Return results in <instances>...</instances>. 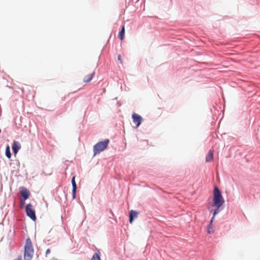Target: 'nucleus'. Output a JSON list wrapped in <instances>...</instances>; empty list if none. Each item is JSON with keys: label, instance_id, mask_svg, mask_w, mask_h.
Returning a JSON list of instances; mask_svg holds the SVG:
<instances>
[{"label": "nucleus", "instance_id": "nucleus-1", "mask_svg": "<svg viewBox=\"0 0 260 260\" xmlns=\"http://www.w3.org/2000/svg\"><path fill=\"white\" fill-rule=\"evenodd\" d=\"M213 206L216 207V209L213 212V218H214L215 215L220 211V208L224 203V199L221 195V192L216 186L214 187L213 191Z\"/></svg>", "mask_w": 260, "mask_h": 260}, {"label": "nucleus", "instance_id": "nucleus-2", "mask_svg": "<svg viewBox=\"0 0 260 260\" xmlns=\"http://www.w3.org/2000/svg\"><path fill=\"white\" fill-rule=\"evenodd\" d=\"M34 253L32 242L30 238L26 240L24 245V260H31Z\"/></svg>", "mask_w": 260, "mask_h": 260}, {"label": "nucleus", "instance_id": "nucleus-3", "mask_svg": "<svg viewBox=\"0 0 260 260\" xmlns=\"http://www.w3.org/2000/svg\"><path fill=\"white\" fill-rule=\"evenodd\" d=\"M109 143V140L108 139L105 140L103 141H101L98 143H96L93 148L94 154L93 155H95L97 154L100 153L101 152L104 151L107 147L108 144Z\"/></svg>", "mask_w": 260, "mask_h": 260}, {"label": "nucleus", "instance_id": "nucleus-4", "mask_svg": "<svg viewBox=\"0 0 260 260\" xmlns=\"http://www.w3.org/2000/svg\"><path fill=\"white\" fill-rule=\"evenodd\" d=\"M25 210L27 215L30 217L33 221H36V216L35 211L33 209L32 206L30 204H27L25 207Z\"/></svg>", "mask_w": 260, "mask_h": 260}, {"label": "nucleus", "instance_id": "nucleus-5", "mask_svg": "<svg viewBox=\"0 0 260 260\" xmlns=\"http://www.w3.org/2000/svg\"><path fill=\"white\" fill-rule=\"evenodd\" d=\"M132 118L133 122L136 125V127H139L143 121L142 117L140 115L135 113H134L132 114Z\"/></svg>", "mask_w": 260, "mask_h": 260}, {"label": "nucleus", "instance_id": "nucleus-6", "mask_svg": "<svg viewBox=\"0 0 260 260\" xmlns=\"http://www.w3.org/2000/svg\"><path fill=\"white\" fill-rule=\"evenodd\" d=\"M20 193L24 200L27 199L29 196V191L25 188H22L20 190Z\"/></svg>", "mask_w": 260, "mask_h": 260}, {"label": "nucleus", "instance_id": "nucleus-7", "mask_svg": "<svg viewBox=\"0 0 260 260\" xmlns=\"http://www.w3.org/2000/svg\"><path fill=\"white\" fill-rule=\"evenodd\" d=\"M95 72L92 71L88 75H86L83 79V82L85 83H89L93 78L94 76Z\"/></svg>", "mask_w": 260, "mask_h": 260}, {"label": "nucleus", "instance_id": "nucleus-8", "mask_svg": "<svg viewBox=\"0 0 260 260\" xmlns=\"http://www.w3.org/2000/svg\"><path fill=\"white\" fill-rule=\"evenodd\" d=\"M20 149V144L17 142L14 141L12 145V149L14 154H16L19 150Z\"/></svg>", "mask_w": 260, "mask_h": 260}, {"label": "nucleus", "instance_id": "nucleus-9", "mask_svg": "<svg viewBox=\"0 0 260 260\" xmlns=\"http://www.w3.org/2000/svg\"><path fill=\"white\" fill-rule=\"evenodd\" d=\"M75 177L74 176L72 178V181H71L72 186H73L72 193H73V199L75 198L76 191V189H77V185H76V182H75Z\"/></svg>", "mask_w": 260, "mask_h": 260}, {"label": "nucleus", "instance_id": "nucleus-10", "mask_svg": "<svg viewBox=\"0 0 260 260\" xmlns=\"http://www.w3.org/2000/svg\"><path fill=\"white\" fill-rule=\"evenodd\" d=\"M138 215V213L134 210H131L129 212V222L132 223L134 218H137Z\"/></svg>", "mask_w": 260, "mask_h": 260}, {"label": "nucleus", "instance_id": "nucleus-11", "mask_svg": "<svg viewBox=\"0 0 260 260\" xmlns=\"http://www.w3.org/2000/svg\"><path fill=\"white\" fill-rule=\"evenodd\" d=\"M213 158V150H210L208 152L207 155L206 157V161L210 162L212 160Z\"/></svg>", "mask_w": 260, "mask_h": 260}, {"label": "nucleus", "instance_id": "nucleus-12", "mask_svg": "<svg viewBox=\"0 0 260 260\" xmlns=\"http://www.w3.org/2000/svg\"><path fill=\"white\" fill-rule=\"evenodd\" d=\"M213 217L211 219V220L210 221V222L208 226L207 232L209 234H213L214 233V230L213 227L212 225V222L213 220Z\"/></svg>", "mask_w": 260, "mask_h": 260}, {"label": "nucleus", "instance_id": "nucleus-13", "mask_svg": "<svg viewBox=\"0 0 260 260\" xmlns=\"http://www.w3.org/2000/svg\"><path fill=\"white\" fill-rule=\"evenodd\" d=\"M124 33H125V28H124V26L123 25L122 27V29H121V31L119 33V38L121 40H123L124 37Z\"/></svg>", "mask_w": 260, "mask_h": 260}, {"label": "nucleus", "instance_id": "nucleus-14", "mask_svg": "<svg viewBox=\"0 0 260 260\" xmlns=\"http://www.w3.org/2000/svg\"><path fill=\"white\" fill-rule=\"evenodd\" d=\"M100 254V253L99 251L95 252L93 255L91 260H101Z\"/></svg>", "mask_w": 260, "mask_h": 260}, {"label": "nucleus", "instance_id": "nucleus-15", "mask_svg": "<svg viewBox=\"0 0 260 260\" xmlns=\"http://www.w3.org/2000/svg\"><path fill=\"white\" fill-rule=\"evenodd\" d=\"M6 155L8 158H10L11 157V153L10 152V147L9 145H7L6 148Z\"/></svg>", "mask_w": 260, "mask_h": 260}, {"label": "nucleus", "instance_id": "nucleus-16", "mask_svg": "<svg viewBox=\"0 0 260 260\" xmlns=\"http://www.w3.org/2000/svg\"><path fill=\"white\" fill-rule=\"evenodd\" d=\"M117 58H118V60L120 61V62L121 64H122V61L121 55H118Z\"/></svg>", "mask_w": 260, "mask_h": 260}, {"label": "nucleus", "instance_id": "nucleus-17", "mask_svg": "<svg viewBox=\"0 0 260 260\" xmlns=\"http://www.w3.org/2000/svg\"><path fill=\"white\" fill-rule=\"evenodd\" d=\"M50 253V250L49 249H48L46 251V255H47Z\"/></svg>", "mask_w": 260, "mask_h": 260}, {"label": "nucleus", "instance_id": "nucleus-18", "mask_svg": "<svg viewBox=\"0 0 260 260\" xmlns=\"http://www.w3.org/2000/svg\"><path fill=\"white\" fill-rule=\"evenodd\" d=\"M16 260H22V256L19 255Z\"/></svg>", "mask_w": 260, "mask_h": 260}, {"label": "nucleus", "instance_id": "nucleus-19", "mask_svg": "<svg viewBox=\"0 0 260 260\" xmlns=\"http://www.w3.org/2000/svg\"><path fill=\"white\" fill-rule=\"evenodd\" d=\"M24 203H25V202H24V201H21V205H22V206H23L24 205Z\"/></svg>", "mask_w": 260, "mask_h": 260}]
</instances>
